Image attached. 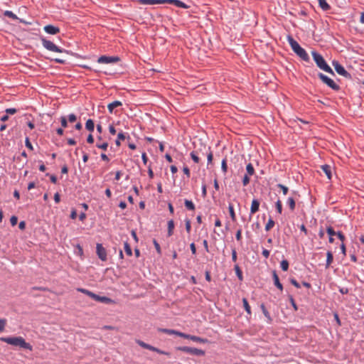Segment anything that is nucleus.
<instances>
[{"mask_svg":"<svg viewBox=\"0 0 364 364\" xmlns=\"http://www.w3.org/2000/svg\"><path fill=\"white\" fill-rule=\"evenodd\" d=\"M1 340L9 345L14 346H19L20 348L32 350V346L30 343L26 342L25 339L21 336L16 337H3Z\"/></svg>","mask_w":364,"mask_h":364,"instance_id":"f257e3e1","label":"nucleus"},{"mask_svg":"<svg viewBox=\"0 0 364 364\" xmlns=\"http://www.w3.org/2000/svg\"><path fill=\"white\" fill-rule=\"evenodd\" d=\"M288 42L293 50V51L303 60L308 62L309 56L306 51L300 46L297 41H296L291 36L287 37Z\"/></svg>","mask_w":364,"mask_h":364,"instance_id":"f03ea898","label":"nucleus"},{"mask_svg":"<svg viewBox=\"0 0 364 364\" xmlns=\"http://www.w3.org/2000/svg\"><path fill=\"white\" fill-rule=\"evenodd\" d=\"M311 55L314 60L315 61L316 65L323 71L328 73L330 74L334 75V73L331 68L326 63V60L323 58L321 55H320L316 51H312Z\"/></svg>","mask_w":364,"mask_h":364,"instance_id":"7ed1b4c3","label":"nucleus"},{"mask_svg":"<svg viewBox=\"0 0 364 364\" xmlns=\"http://www.w3.org/2000/svg\"><path fill=\"white\" fill-rule=\"evenodd\" d=\"M41 42H42L43 46L48 50L56 52V53H63V52L65 51V50L57 46L52 41L47 40L45 38H41Z\"/></svg>","mask_w":364,"mask_h":364,"instance_id":"20e7f679","label":"nucleus"},{"mask_svg":"<svg viewBox=\"0 0 364 364\" xmlns=\"http://www.w3.org/2000/svg\"><path fill=\"white\" fill-rule=\"evenodd\" d=\"M318 76L323 83L327 85L332 90H338L340 89L339 85H338L332 79H331L326 75H324L321 73H319Z\"/></svg>","mask_w":364,"mask_h":364,"instance_id":"39448f33","label":"nucleus"},{"mask_svg":"<svg viewBox=\"0 0 364 364\" xmlns=\"http://www.w3.org/2000/svg\"><path fill=\"white\" fill-rule=\"evenodd\" d=\"M177 350L196 355H203L205 352L203 350L188 346L178 347Z\"/></svg>","mask_w":364,"mask_h":364,"instance_id":"423d86ee","label":"nucleus"},{"mask_svg":"<svg viewBox=\"0 0 364 364\" xmlns=\"http://www.w3.org/2000/svg\"><path fill=\"white\" fill-rule=\"evenodd\" d=\"M333 66L334 67L336 73L346 78H350V75L349 73H348L344 67L341 65L338 61H333L332 63Z\"/></svg>","mask_w":364,"mask_h":364,"instance_id":"0eeeda50","label":"nucleus"},{"mask_svg":"<svg viewBox=\"0 0 364 364\" xmlns=\"http://www.w3.org/2000/svg\"><path fill=\"white\" fill-rule=\"evenodd\" d=\"M119 60V58L116 56L102 55L98 58L97 63H104V64H111V63H117Z\"/></svg>","mask_w":364,"mask_h":364,"instance_id":"6e6552de","label":"nucleus"},{"mask_svg":"<svg viewBox=\"0 0 364 364\" xmlns=\"http://www.w3.org/2000/svg\"><path fill=\"white\" fill-rule=\"evenodd\" d=\"M96 252H97V255L98 256V257L102 260V261H106L107 257V251L105 250V248L102 246V244H97V246H96Z\"/></svg>","mask_w":364,"mask_h":364,"instance_id":"1a4fd4ad","label":"nucleus"},{"mask_svg":"<svg viewBox=\"0 0 364 364\" xmlns=\"http://www.w3.org/2000/svg\"><path fill=\"white\" fill-rule=\"evenodd\" d=\"M43 29L45 32L51 35H55L60 32V28L53 25H46L44 26Z\"/></svg>","mask_w":364,"mask_h":364,"instance_id":"9d476101","label":"nucleus"},{"mask_svg":"<svg viewBox=\"0 0 364 364\" xmlns=\"http://www.w3.org/2000/svg\"><path fill=\"white\" fill-rule=\"evenodd\" d=\"M168 3V4H173L176 6L183 9H188L189 6L186 5L185 3L180 0H164V4Z\"/></svg>","mask_w":364,"mask_h":364,"instance_id":"9b49d317","label":"nucleus"},{"mask_svg":"<svg viewBox=\"0 0 364 364\" xmlns=\"http://www.w3.org/2000/svg\"><path fill=\"white\" fill-rule=\"evenodd\" d=\"M122 102H120L119 100H115V101L109 103L107 105V109H108L109 112L110 114H112V113H113L114 108L122 106Z\"/></svg>","mask_w":364,"mask_h":364,"instance_id":"f8f14e48","label":"nucleus"},{"mask_svg":"<svg viewBox=\"0 0 364 364\" xmlns=\"http://www.w3.org/2000/svg\"><path fill=\"white\" fill-rule=\"evenodd\" d=\"M138 1L141 4H148V5L164 4V0H139Z\"/></svg>","mask_w":364,"mask_h":364,"instance_id":"ddd939ff","label":"nucleus"},{"mask_svg":"<svg viewBox=\"0 0 364 364\" xmlns=\"http://www.w3.org/2000/svg\"><path fill=\"white\" fill-rule=\"evenodd\" d=\"M272 276H273V280H274V285L279 289H280L281 291L283 290V286L282 284L280 283L279 282V277L278 275L277 274V272L276 271H273L272 272Z\"/></svg>","mask_w":364,"mask_h":364,"instance_id":"4468645a","label":"nucleus"},{"mask_svg":"<svg viewBox=\"0 0 364 364\" xmlns=\"http://www.w3.org/2000/svg\"><path fill=\"white\" fill-rule=\"evenodd\" d=\"M259 202L257 199H254L251 204L250 212L252 214L259 210Z\"/></svg>","mask_w":364,"mask_h":364,"instance_id":"2eb2a0df","label":"nucleus"},{"mask_svg":"<svg viewBox=\"0 0 364 364\" xmlns=\"http://www.w3.org/2000/svg\"><path fill=\"white\" fill-rule=\"evenodd\" d=\"M146 349H148V350H151V351L156 352V353H158L159 354H162V355H170L169 353L164 351V350H160V349H159V348H156L154 346H151L149 344L147 345V347H146Z\"/></svg>","mask_w":364,"mask_h":364,"instance_id":"dca6fc26","label":"nucleus"},{"mask_svg":"<svg viewBox=\"0 0 364 364\" xmlns=\"http://www.w3.org/2000/svg\"><path fill=\"white\" fill-rule=\"evenodd\" d=\"M322 171L326 173L328 179L331 178V167L329 165L325 164L321 166Z\"/></svg>","mask_w":364,"mask_h":364,"instance_id":"f3484780","label":"nucleus"},{"mask_svg":"<svg viewBox=\"0 0 364 364\" xmlns=\"http://www.w3.org/2000/svg\"><path fill=\"white\" fill-rule=\"evenodd\" d=\"M333 260V256L331 251H328L326 253V268H328Z\"/></svg>","mask_w":364,"mask_h":364,"instance_id":"a211bd4d","label":"nucleus"},{"mask_svg":"<svg viewBox=\"0 0 364 364\" xmlns=\"http://www.w3.org/2000/svg\"><path fill=\"white\" fill-rule=\"evenodd\" d=\"M86 129L90 132H93L95 129V124L92 119H89L85 124Z\"/></svg>","mask_w":364,"mask_h":364,"instance_id":"6ab92c4d","label":"nucleus"},{"mask_svg":"<svg viewBox=\"0 0 364 364\" xmlns=\"http://www.w3.org/2000/svg\"><path fill=\"white\" fill-rule=\"evenodd\" d=\"M173 229L174 222L173 220H170L168 221V236H171L173 235Z\"/></svg>","mask_w":364,"mask_h":364,"instance_id":"aec40b11","label":"nucleus"},{"mask_svg":"<svg viewBox=\"0 0 364 364\" xmlns=\"http://www.w3.org/2000/svg\"><path fill=\"white\" fill-rule=\"evenodd\" d=\"M320 7L323 11H327L330 9V6L326 2V0H318Z\"/></svg>","mask_w":364,"mask_h":364,"instance_id":"412c9836","label":"nucleus"},{"mask_svg":"<svg viewBox=\"0 0 364 364\" xmlns=\"http://www.w3.org/2000/svg\"><path fill=\"white\" fill-rule=\"evenodd\" d=\"M184 204L186 208L190 210H193L195 209V205L191 200L186 199Z\"/></svg>","mask_w":364,"mask_h":364,"instance_id":"4be33fe9","label":"nucleus"},{"mask_svg":"<svg viewBox=\"0 0 364 364\" xmlns=\"http://www.w3.org/2000/svg\"><path fill=\"white\" fill-rule=\"evenodd\" d=\"M190 340L195 341V342H199L205 343L207 342L206 339L202 338L200 337L196 336H190Z\"/></svg>","mask_w":364,"mask_h":364,"instance_id":"5701e85b","label":"nucleus"},{"mask_svg":"<svg viewBox=\"0 0 364 364\" xmlns=\"http://www.w3.org/2000/svg\"><path fill=\"white\" fill-rule=\"evenodd\" d=\"M287 205H289L291 210H294L295 208V200L292 197H289L287 201Z\"/></svg>","mask_w":364,"mask_h":364,"instance_id":"b1692460","label":"nucleus"},{"mask_svg":"<svg viewBox=\"0 0 364 364\" xmlns=\"http://www.w3.org/2000/svg\"><path fill=\"white\" fill-rule=\"evenodd\" d=\"M126 138V136L124 134V133L123 132H119L117 135V140L115 141V144L117 146H120V141L121 140H124Z\"/></svg>","mask_w":364,"mask_h":364,"instance_id":"393cba45","label":"nucleus"},{"mask_svg":"<svg viewBox=\"0 0 364 364\" xmlns=\"http://www.w3.org/2000/svg\"><path fill=\"white\" fill-rule=\"evenodd\" d=\"M242 303H243V306L246 311V312L248 314H251V309H250V306L248 304V301L247 300V299L245 298H243L242 299Z\"/></svg>","mask_w":364,"mask_h":364,"instance_id":"a878e982","label":"nucleus"},{"mask_svg":"<svg viewBox=\"0 0 364 364\" xmlns=\"http://www.w3.org/2000/svg\"><path fill=\"white\" fill-rule=\"evenodd\" d=\"M228 210H229L230 215L232 220L235 221L236 220V216H235L233 205L232 204H229Z\"/></svg>","mask_w":364,"mask_h":364,"instance_id":"bb28decb","label":"nucleus"},{"mask_svg":"<svg viewBox=\"0 0 364 364\" xmlns=\"http://www.w3.org/2000/svg\"><path fill=\"white\" fill-rule=\"evenodd\" d=\"M274 225V221L272 218H269L267 223L265 225V230L269 231L271 228H272Z\"/></svg>","mask_w":364,"mask_h":364,"instance_id":"cd10ccee","label":"nucleus"},{"mask_svg":"<svg viewBox=\"0 0 364 364\" xmlns=\"http://www.w3.org/2000/svg\"><path fill=\"white\" fill-rule=\"evenodd\" d=\"M246 171L247 173V175L252 176L255 173V169L252 164H248L246 166Z\"/></svg>","mask_w":364,"mask_h":364,"instance_id":"c85d7f7f","label":"nucleus"},{"mask_svg":"<svg viewBox=\"0 0 364 364\" xmlns=\"http://www.w3.org/2000/svg\"><path fill=\"white\" fill-rule=\"evenodd\" d=\"M4 15L14 20L18 19L17 16L15 14H14L11 11H5Z\"/></svg>","mask_w":364,"mask_h":364,"instance_id":"c756f323","label":"nucleus"},{"mask_svg":"<svg viewBox=\"0 0 364 364\" xmlns=\"http://www.w3.org/2000/svg\"><path fill=\"white\" fill-rule=\"evenodd\" d=\"M161 331L166 333L168 335H176L178 333V331L173 330V329H168V328H162L160 330Z\"/></svg>","mask_w":364,"mask_h":364,"instance_id":"7c9ffc66","label":"nucleus"},{"mask_svg":"<svg viewBox=\"0 0 364 364\" xmlns=\"http://www.w3.org/2000/svg\"><path fill=\"white\" fill-rule=\"evenodd\" d=\"M124 251L127 255H132V248L127 242H124Z\"/></svg>","mask_w":364,"mask_h":364,"instance_id":"2f4dec72","label":"nucleus"},{"mask_svg":"<svg viewBox=\"0 0 364 364\" xmlns=\"http://www.w3.org/2000/svg\"><path fill=\"white\" fill-rule=\"evenodd\" d=\"M280 267L283 271H287L289 269V262L284 259L280 263Z\"/></svg>","mask_w":364,"mask_h":364,"instance_id":"473e14b6","label":"nucleus"},{"mask_svg":"<svg viewBox=\"0 0 364 364\" xmlns=\"http://www.w3.org/2000/svg\"><path fill=\"white\" fill-rule=\"evenodd\" d=\"M100 301V302H102V303H105V304H108V303H110L112 302V299L107 297V296H99V299H98V301Z\"/></svg>","mask_w":364,"mask_h":364,"instance_id":"72a5a7b5","label":"nucleus"},{"mask_svg":"<svg viewBox=\"0 0 364 364\" xmlns=\"http://www.w3.org/2000/svg\"><path fill=\"white\" fill-rule=\"evenodd\" d=\"M235 272H236V274H237L238 279L240 281H242V271L240 270L238 265H235Z\"/></svg>","mask_w":364,"mask_h":364,"instance_id":"f704fd0d","label":"nucleus"},{"mask_svg":"<svg viewBox=\"0 0 364 364\" xmlns=\"http://www.w3.org/2000/svg\"><path fill=\"white\" fill-rule=\"evenodd\" d=\"M277 187L279 188L282 191V193L284 195H287L288 193L289 188L286 186L279 183V184H277Z\"/></svg>","mask_w":364,"mask_h":364,"instance_id":"c9c22d12","label":"nucleus"},{"mask_svg":"<svg viewBox=\"0 0 364 364\" xmlns=\"http://www.w3.org/2000/svg\"><path fill=\"white\" fill-rule=\"evenodd\" d=\"M276 209L277 212L281 214L282 212V205L280 200H278L275 203Z\"/></svg>","mask_w":364,"mask_h":364,"instance_id":"e433bc0d","label":"nucleus"},{"mask_svg":"<svg viewBox=\"0 0 364 364\" xmlns=\"http://www.w3.org/2000/svg\"><path fill=\"white\" fill-rule=\"evenodd\" d=\"M153 244H154V247L156 248V250L157 253L159 255H161V247H160L159 242L154 239V240H153Z\"/></svg>","mask_w":364,"mask_h":364,"instance_id":"4c0bfd02","label":"nucleus"},{"mask_svg":"<svg viewBox=\"0 0 364 364\" xmlns=\"http://www.w3.org/2000/svg\"><path fill=\"white\" fill-rule=\"evenodd\" d=\"M221 168H222V171L224 172V173H226L227 172V170H228V166H227V161L226 159H223L222 161V163H221Z\"/></svg>","mask_w":364,"mask_h":364,"instance_id":"58836bf2","label":"nucleus"},{"mask_svg":"<svg viewBox=\"0 0 364 364\" xmlns=\"http://www.w3.org/2000/svg\"><path fill=\"white\" fill-rule=\"evenodd\" d=\"M190 155H191V159H193V161L195 163L199 162V161H200L199 157L196 155V154L194 151H192Z\"/></svg>","mask_w":364,"mask_h":364,"instance_id":"ea45409f","label":"nucleus"},{"mask_svg":"<svg viewBox=\"0 0 364 364\" xmlns=\"http://www.w3.org/2000/svg\"><path fill=\"white\" fill-rule=\"evenodd\" d=\"M326 232L329 235V236H333V235H336L337 234V232H336L334 231V230L333 229L332 227L329 226L326 228Z\"/></svg>","mask_w":364,"mask_h":364,"instance_id":"a19ab883","label":"nucleus"},{"mask_svg":"<svg viewBox=\"0 0 364 364\" xmlns=\"http://www.w3.org/2000/svg\"><path fill=\"white\" fill-rule=\"evenodd\" d=\"M5 112L9 114H14L17 112V109L16 108H8L5 110Z\"/></svg>","mask_w":364,"mask_h":364,"instance_id":"79ce46f5","label":"nucleus"},{"mask_svg":"<svg viewBox=\"0 0 364 364\" xmlns=\"http://www.w3.org/2000/svg\"><path fill=\"white\" fill-rule=\"evenodd\" d=\"M60 123H61L62 127H63V128L67 127L68 122H67L65 117L63 116L60 117Z\"/></svg>","mask_w":364,"mask_h":364,"instance_id":"37998d69","label":"nucleus"},{"mask_svg":"<svg viewBox=\"0 0 364 364\" xmlns=\"http://www.w3.org/2000/svg\"><path fill=\"white\" fill-rule=\"evenodd\" d=\"M97 147L103 150H106L108 147V144L107 142H104L102 144H97Z\"/></svg>","mask_w":364,"mask_h":364,"instance_id":"c03bdc74","label":"nucleus"},{"mask_svg":"<svg viewBox=\"0 0 364 364\" xmlns=\"http://www.w3.org/2000/svg\"><path fill=\"white\" fill-rule=\"evenodd\" d=\"M17 222H18V218H17L16 216L13 215V216L11 217L10 223H11L12 226H15L17 224Z\"/></svg>","mask_w":364,"mask_h":364,"instance_id":"a18cd8bd","label":"nucleus"},{"mask_svg":"<svg viewBox=\"0 0 364 364\" xmlns=\"http://www.w3.org/2000/svg\"><path fill=\"white\" fill-rule=\"evenodd\" d=\"M250 183V178L247 174L245 175L242 178V184L246 186Z\"/></svg>","mask_w":364,"mask_h":364,"instance_id":"49530a36","label":"nucleus"},{"mask_svg":"<svg viewBox=\"0 0 364 364\" xmlns=\"http://www.w3.org/2000/svg\"><path fill=\"white\" fill-rule=\"evenodd\" d=\"M77 291H80V292H82L87 296H90V295L91 294L92 291L87 290V289H82V288H78L77 289Z\"/></svg>","mask_w":364,"mask_h":364,"instance_id":"de8ad7c7","label":"nucleus"},{"mask_svg":"<svg viewBox=\"0 0 364 364\" xmlns=\"http://www.w3.org/2000/svg\"><path fill=\"white\" fill-rule=\"evenodd\" d=\"M25 144L28 149L33 150V146H32L31 143L30 142V140L28 137L26 138Z\"/></svg>","mask_w":364,"mask_h":364,"instance_id":"09e8293b","label":"nucleus"},{"mask_svg":"<svg viewBox=\"0 0 364 364\" xmlns=\"http://www.w3.org/2000/svg\"><path fill=\"white\" fill-rule=\"evenodd\" d=\"M77 119V117L75 114H70L68 115V120L70 122H74Z\"/></svg>","mask_w":364,"mask_h":364,"instance_id":"8fccbe9b","label":"nucleus"},{"mask_svg":"<svg viewBox=\"0 0 364 364\" xmlns=\"http://www.w3.org/2000/svg\"><path fill=\"white\" fill-rule=\"evenodd\" d=\"M290 282L292 285L298 289L301 287L299 283L295 279H291Z\"/></svg>","mask_w":364,"mask_h":364,"instance_id":"3c124183","label":"nucleus"},{"mask_svg":"<svg viewBox=\"0 0 364 364\" xmlns=\"http://www.w3.org/2000/svg\"><path fill=\"white\" fill-rule=\"evenodd\" d=\"M235 237L237 241L241 240V239H242V230L241 229H240L237 231Z\"/></svg>","mask_w":364,"mask_h":364,"instance_id":"603ef678","label":"nucleus"},{"mask_svg":"<svg viewBox=\"0 0 364 364\" xmlns=\"http://www.w3.org/2000/svg\"><path fill=\"white\" fill-rule=\"evenodd\" d=\"M136 343L140 346L141 347L144 348H146L148 343H146L145 342L141 341V340H136Z\"/></svg>","mask_w":364,"mask_h":364,"instance_id":"864d4df0","label":"nucleus"},{"mask_svg":"<svg viewBox=\"0 0 364 364\" xmlns=\"http://www.w3.org/2000/svg\"><path fill=\"white\" fill-rule=\"evenodd\" d=\"M186 230L188 232H190L191 231V221L187 219L186 220Z\"/></svg>","mask_w":364,"mask_h":364,"instance_id":"5fc2aeb1","label":"nucleus"},{"mask_svg":"<svg viewBox=\"0 0 364 364\" xmlns=\"http://www.w3.org/2000/svg\"><path fill=\"white\" fill-rule=\"evenodd\" d=\"M6 320L0 318V331H3L6 325Z\"/></svg>","mask_w":364,"mask_h":364,"instance_id":"6e6d98bb","label":"nucleus"},{"mask_svg":"<svg viewBox=\"0 0 364 364\" xmlns=\"http://www.w3.org/2000/svg\"><path fill=\"white\" fill-rule=\"evenodd\" d=\"M177 336L184 338H187V339H190V336H191V335H189V334H186V333H184L180 332V331H178V333H177Z\"/></svg>","mask_w":364,"mask_h":364,"instance_id":"4d7b16f0","label":"nucleus"},{"mask_svg":"<svg viewBox=\"0 0 364 364\" xmlns=\"http://www.w3.org/2000/svg\"><path fill=\"white\" fill-rule=\"evenodd\" d=\"M261 309L262 310V312L263 314H264V316L267 318H269V312L267 311V309H265V306L264 304H262L261 305Z\"/></svg>","mask_w":364,"mask_h":364,"instance_id":"13d9d810","label":"nucleus"},{"mask_svg":"<svg viewBox=\"0 0 364 364\" xmlns=\"http://www.w3.org/2000/svg\"><path fill=\"white\" fill-rule=\"evenodd\" d=\"M339 291L342 294H347L348 292H349V290L348 288H346V287H341L339 288Z\"/></svg>","mask_w":364,"mask_h":364,"instance_id":"bf43d9fd","label":"nucleus"},{"mask_svg":"<svg viewBox=\"0 0 364 364\" xmlns=\"http://www.w3.org/2000/svg\"><path fill=\"white\" fill-rule=\"evenodd\" d=\"M289 300H290L291 304L292 305L294 310H297V306L295 303L294 298L291 296L289 297Z\"/></svg>","mask_w":364,"mask_h":364,"instance_id":"052dcab7","label":"nucleus"},{"mask_svg":"<svg viewBox=\"0 0 364 364\" xmlns=\"http://www.w3.org/2000/svg\"><path fill=\"white\" fill-rule=\"evenodd\" d=\"M183 173L187 176L188 178L190 177V170L187 166H184L183 168Z\"/></svg>","mask_w":364,"mask_h":364,"instance_id":"680f3d73","label":"nucleus"},{"mask_svg":"<svg viewBox=\"0 0 364 364\" xmlns=\"http://www.w3.org/2000/svg\"><path fill=\"white\" fill-rule=\"evenodd\" d=\"M190 248L193 255L196 253V248L195 244L193 242L190 245Z\"/></svg>","mask_w":364,"mask_h":364,"instance_id":"e2e57ef3","label":"nucleus"},{"mask_svg":"<svg viewBox=\"0 0 364 364\" xmlns=\"http://www.w3.org/2000/svg\"><path fill=\"white\" fill-rule=\"evenodd\" d=\"M109 131L110 134H112V135H114L116 134V129L113 125H109Z\"/></svg>","mask_w":364,"mask_h":364,"instance_id":"0e129e2a","label":"nucleus"},{"mask_svg":"<svg viewBox=\"0 0 364 364\" xmlns=\"http://www.w3.org/2000/svg\"><path fill=\"white\" fill-rule=\"evenodd\" d=\"M232 259L234 262H236V260H237V252L235 249H233L232 251Z\"/></svg>","mask_w":364,"mask_h":364,"instance_id":"69168bd1","label":"nucleus"},{"mask_svg":"<svg viewBox=\"0 0 364 364\" xmlns=\"http://www.w3.org/2000/svg\"><path fill=\"white\" fill-rule=\"evenodd\" d=\"M54 200L56 203H58L60 200V194L58 193H55Z\"/></svg>","mask_w":364,"mask_h":364,"instance_id":"338daca9","label":"nucleus"},{"mask_svg":"<svg viewBox=\"0 0 364 364\" xmlns=\"http://www.w3.org/2000/svg\"><path fill=\"white\" fill-rule=\"evenodd\" d=\"M262 255L265 257V258H268L269 256V251L266 250V249H263L262 250Z\"/></svg>","mask_w":364,"mask_h":364,"instance_id":"774afa93","label":"nucleus"}]
</instances>
